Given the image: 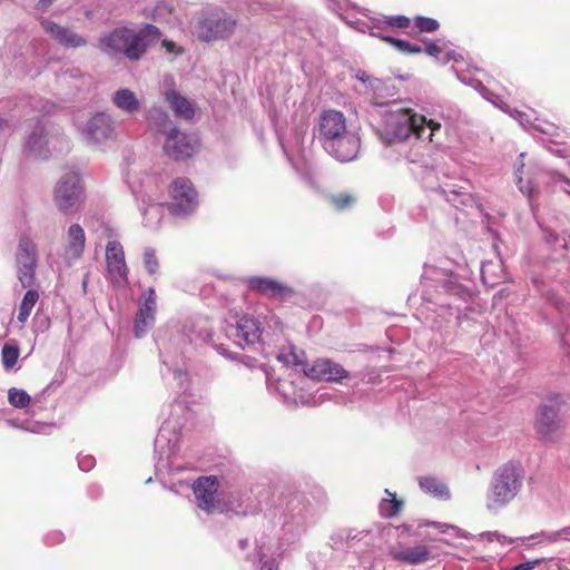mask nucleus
<instances>
[{
  "label": "nucleus",
  "instance_id": "obj_4",
  "mask_svg": "<svg viewBox=\"0 0 570 570\" xmlns=\"http://www.w3.org/2000/svg\"><path fill=\"white\" fill-rule=\"evenodd\" d=\"M524 472L517 462H507L493 473L488 493L487 508L498 512L512 502L523 487Z\"/></svg>",
  "mask_w": 570,
  "mask_h": 570
},
{
  "label": "nucleus",
  "instance_id": "obj_22",
  "mask_svg": "<svg viewBox=\"0 0 570 570\" xmlns=\"http://www.w3.org/2000/svg\"><path fill=\"white\" fill-rule=\"evenodd\" d=\"M247 288L265 297H287L294 294L292 287L267 276H250L244 279Z\"/></svg>",
  "mask_w": 570,
  "mask_h": 570
},
{
  "label": "nucleus",
  "instance_id": "obj_56",
  "mask_svg": "<svg viewBox=\"0 0 570 570\" xmlns=\"http://www.w3.org/2000/svg\"><path fill=\"white\" fill-rule=\"evenodd\" d=\"M95 458L91 455H82L78 458V465L80 470L88 472L95 466Z\"/></svg>",
  "mask_w": 570,
  "mask_h": 570
},
{
  "label": "nucleus",
  "instance_id": "obj_28",
  "mask_svg": "<svg viewBox=\"0 0 570 570\" xmlns=\"http://www.w3.org/2000/svg\"><path fill=\"white\" fill-rule=\"evenodd\" d=\"M165 100L169 104L171 110L177 117L190 120L195 110L191 102L176 90H166L164 92Z\"/></svg>",
  "mask_w": 570,
  "mask_h": 570
},
{
  "label": "nucleus",
  "instance_id": "obj_5",
  "mask_svg": "<svg viewBox=\"0 0 570 570\" xmlns=\"http://www.w3.org/2000/svg\"><path fill=\"white\" fill-rule=\"evenodd\" d=\"M70 149L69 139L43 119H38L24 141V153L35 159H48L53 154H63Z\"/></svg>",
  "mask_w": 570,
  "mask_h": 570
},
{
  "label": "nucleus",
  "instance_id": "obj_45",
  "mask_svg": "<svg viewBox=\"0 0 570 570\" xmlns=\"http://www.w3.org/2000/svg\"><path fill=\"white\" fill-rule=\"evenodd\" d=\"M422 527H435V528H439L442 533L451 532L455 537H459V538H465V539L472 538V535L469 532H465V531L459 529L458 527L449 525L445 523H439V522H434V521L433 522L421 521L419 523V528H422Z\"/></svg>",
  "mask_w": 570,
  "mask_h": 570
},
{
  "label": "nucleus",
  "instance_id": "obj_37",
  "mask_svg": "<svg viewBox=\"0 0 570 570\" xmlns=\"http://www.w3.org/2000/svg\"><path fill=\"white\" fill-rule=\"evenodd\" d=\"M498 272L502 273V263H493V262H487L483 263L481 266V276L483 279V283L489 286H494L500 282L502 276L498 274Z\"/></svg>",
  "mask_w": 570,
  "mask_h": 570
},
{
  "label": "nucleus",
  "instance_id": "obj_51",
  "mask_svg": "<svg viewBox=\"0 0 570 570\" xmlns=\"http://www.w3.org/2000/svg\"><path fill=\"white\" fill-rule=\"evenodd\" d=\"M265 554L263 553V549L261 548L253 557V563L259 564V570H277V564L274 559L264 560Z\"/></svg>",
  "mask_w": 570,
  "mask_h": 570
},
{
  "label": "nucleus",
  "instance_id": "obj_40",
  "mask_svg": "<svg viewBox=\"0 0 570 570\" xmlns=\"http://www.w3.org/2000/svg\"><path fill=\"white\" fill-rule=\"evenodd\" d=\"M136 36L140 39V42L142 45V56H144L147 50V47L151 42L157 41L160 38L161 32L154 24H146L138 32L136 31Z\"/></svg>",
  "mask_w": 570,
  "mask_h": 570
},
{
  "label": "nucleus",
  "instance_id": "obj_30",
  "mask_svg": "<svg viewBox=\"0 0 570 570\" xmlns=\"http://www.w3.org/2000/svg\"><path fill=\"white\" fill-rule=\"evenodd\" d=\"M394 559L401 560L407 564H421L431 559V550L424 544L406 547L394 552Z\"/></svg>",
  "mask_w": 570,
  "mask_h": 570
},
{
  "label": "nucleus",
  "instance_id": "obj_25",
  "mask_svg": "<svg viewBox=\"0 0 570 570\" xmlns=\"http://www.w3.org/2000/svg\"><path fill=\"white\" fill-rule=\"evenodd\" d=\"M178 436L171 432L170 423L165 422L155 439V453L159 460L169 459L177 451Z\"/></svg>",
  "mask_w": 570,
  "mask_h": 570
},
{
  "label": "nucleus",
  "instance_id": "obj_17",
  "mask_svg": "<svg viewBox=\"0 0 570 570\" xmlns=\"http://www.w3.org/2000/svg\"><path fill=\"white\" fill-rule=\"evenodd\" d=\"M198 148L197 139L187 132L171 129L165 136L164 151L175 161H181L190 158Z\"/></svg>",
  "mask_w": 570,
  "mask_h": 570
},
{
  "label": "nucleus",
  "instance_id": "obj_6",
  "mask_svg": "<svg viewBox=\"0 0 570 570\" xmlns=\"http://www.w3.org/2000/svg\"><path fill=\"white\" fill-rule=\"evenodd\" d=\"M209 337V333L200 328L199 331L193 330V324H185L183 326V332L177 334L173 342H170L167 346H164L161 351V362L166 370H161L163 377H166L167 374H171L174 380L177 382V389L185 393L189 386V376L186 370H184L179 362L181 357L171 356V348L176 345L180 347V354H184L187 345L193 344L197 341H206Z\"/></svg>",
  "mask_w": 570,
  "mask_h": 570
},
{
  "label": "nucleus",
  "instance_id": "obj_58",
  "mask_svg": "<svg viewBox=\"0 0 570 570\" xmlns=\"http://www.w3.org/2000/svg\"><path fill=\"white\" fill-rule=\"evenodd\" d=\"M65 539L63 533L60 531H52L46 535V543L47 544H58L62 542Z\"/></svg>",
  "mask_w": 570,
  "mask_h": 570
},
{
  "label": "nucleus",
  "instance_id": "obj_59",
  "mask_svg": "<svg viewBox=\"0 0 570 570\" xmlns=\"http://www.w3.org/2000/svg\"><path fill=\"white\" fill-rule=\"evenodd\" d=\"M61 77L63 79H76L82 77V72L78 68H69L62 72Z\"/></svg>",
  "mask_w": 570,
  "mask_h": 570
},
{
  "label": "nucleus",
  "instance_id": "obj_11",
  "mask_svg": "<svg viewBox=\"0 0 570 570\" xmlns=\"http://www.w3.org/2000/svg\"><path fill=\"white\" fill-rule=\"evenodd\" d=\"M422 299L431 302L432 297L429 288L433 287L436 291H444L453 295H462L464 293L463 285L459 282V276L444 267H436L433 265H424L422 274Z\"/></svg>",
  "mask_w": 570,
  "mask_h": 570
},
{
  "label": "nucleus",
  "instance_id": "obj_62",
  "mask_svg": "<svg viewBox=\"0 0 570 570\" xmlns=\"http://www.w3.org/2000/svg\"><path fill=\"white\" fill-rule=\"evenodd\" d=\"M394 529H396L399 534L406 533L409 535H415V533L411 531V529H412L411 524H402V525H399V527H394Z\"/></svg>",
  "mask_w": 570,
  "mask_h": 570
},
{
  "label": "nucleus",
  "instance_id": "obj_63",
  "mask_svg": "<svg viewBox=\"0 0 570 570\" xmlns=\"http://www.w3.org/2000/svg\"><path fill=\"white\" fill-rule=\"evenodd\" d=\"M380 206L382 207V209L384 212H390V198H389V195L382 196L380 198Z\"/></svg>",
  "mask_w": 570,
  "mask_h": 570
},
{
  "label": "nucleus",
  "instance_id": "obj_33",
  "mask_svg": "<svg viewBox=\"0 0 570 570\" xmlns=\"http://www.w3.org/2000/svg\"><path fill=\"white\" fill-rule=\"evenodd\" d=\"M286 510L295 521L297 528H303L307 517V504L305 499L301 495H295L287 502Z\"/></svg>",
  "mask_w": 570,
  "mask_h": 570
},
{
  "label": "nucleus",
  "instance_id": "obj_1",
  "mask_svg": "<svg viewBox=\"0 0 570 570\" xmlns=\"http://www.w3.org/2000/svg\"><path fill=\"white\" fill-rule=\"evenodd\" d=\"M317 139L324 150L341 163L357 158L361 140L355 132L347 130L342 111L330 109L322 112Z\"/></svg>",
  "mask_w": 570,
  "mask_h": 570
},
{
  "label": "nucleus",
  "instance_id": "obj_49",
  "mask_svg": "<svg viewBox=\"0 0 570 570\" xmlns=\"http://www.w3.org/2000/svg\"><path fill=\"white\" fill-rule=\"evenodd\" d=\"M144 266L148 274L154 275L159 268V263L156 253L153 248H146L144 252Z\"/></svg>",
  "mask_w": 570,
  "mask_h": 570
},
{
  "label": "nucleus",
  "instance_id": "obj_46",
  "mask_svg": "<svg viewBox=\"0 0 570 570\" xmlns=\"http://www.w3.org/2000/svg\"><path fill=\"white\" fill-rule=\"evenodd\" d=\"M19 357V348L14 345L4 344L1 351L2 365L4 368H12Z\"/></svg>",
  "mask_w": 570,
  "mask_h": 570
},
{
  "label": "nucleus",
  "instance_id": "obj_55",
  "mask_svg": "<svg viewBox=\"0 0 570 570\" xmlns=\"http://www.w3.org/2000/svg\"><path fill=\"white\" fill-rule=\"evenodd\" d=\"M385 493L390 497V499H382L379 505V512L381 517L390 519L392 517V492H390L389 489H385Z\"/></svg>",
  "mask_w": 570,
  "mask_h": 570
},
{
  "label": "nucleus",
  "instance_id": "obj_42",
  "mask_svg": "<svg viewBox=\"0 0 570 570\" xmlns=\"http://www.w3.org/2000/svg\"><path fill=\"white\" fill-rule=\"evenodd\" d=\"M328 202L335 209L345 210L356 203V196L352 193H338L330 195Z\"/></svg>",
  "mask_w": 570,
  "mask_h": 570
},
{
  "label": "nucleus",
  "instance_id": "obj_61",
  "mask_svg": "<svg viewBox=\"0 0 570 570\" xmlns=\"http://www.w3.org/2000/svg\"><path fill=\"white\" fill-rule=\"evenodd\" d=\"M165 12H170V9L166 4L157 6L154 10L153 18L158 20Z\"/></svg>",
  "mask_w": 570,
  "mask_h": 570
},
{
  "label": "nucleus",
  "instance_id": "obj_14",
  "mask_svg": "<svg viewBox=\"0 0 570 570\" xmlns=\"http://www.w3.org/2000/svg\"><path fill=\"white\" fill-rule=\"evenodd\" d=\"M37 263V245L28 236L20 237L16 253V265L18 279L22 287L35 285Z\"/></svg>",
  "mask_w": 570,
  "mask_h": 570
},
{
  "label": "nucleus",
  "instance_id": "obj_3",
  "mask_svg": "<svg viewBox=\"0 0 570 570\" xmlns=\"http://www.w3.org/2000/svg\"><path fill=\"white\" fill-rule=\"evenodd\" d=\"M423 51L426 55L435 58L439 62L443 65H446L450 61H454L455 65L452 66V70L455 73L456 78L462 83L472 87L485 100L490 101L493 106L501 109L502 111L509 114L512 118L517 119L523 127H527V125L530 124L528 116L524 112L519 111L517 109H511L499 95L492 92L485 85H483L481 80L474 79L469 73L461 70L459 68V63L462 60L461 55L454 51H449L442 55V48L432 41L425 43Z\"/></svg>",
  "mask_w": 570,
  "mask_h": 570
},
{
  "label": "nucleus",
  "instance_id": "obj_48",
  "mask_svg": "<svg viewBox=\"0 0 570 570\" xmlns=\"http://www.w3.org/2000/svg\"><path fill=\"white\" fill-rule=\"evenodd\" d=\"M414 24L423 32H434L440 28V23L436 19L423 16L415 17Z\"/></svg>",
  "mask_w": 570,
  "mask_h": 570
},
{
  "label": "nucleus",
  "instance_id": "obj_31",
  "mask_svg": "<svg viewBox=\"0 0 570 570\" xmlns=\"http://www.w3.org/2000/svg\"><path fill=\"white\" fill-rule=\"evenodd\" d=\"M147 120L153 129H155L159 134H163L164 136H167L168 131H170L171 129H177L173 125V121L170 120L167 111H165L160 107H151L147 111Z\"/></svg>",
  "mask_w": 570,
  "mask_h": 570
},
{
  "label": "nucleus",
  "instance_id": "obj_47",
  "mask_svg": "<svg viewBox=\"0 0 570 570\" xmlns=\"http://www.w3.org/2000/svg\"><path fill=\"white\" fill-rule=\"evenodd\" d=\"M546 240L554 247V249H569L570 248V236L558 235L554 232H546Z\"/></svg>",
  "mask_w": 570,
  "mask_h": 570
},
{
  "label": "nucleus",
  "instance_id": "obj_10",
  "mask_svg": "<svg viewBox=\"0 0 570 570\" xmlns=\"http://www.w3.org/2000/svg\"><path fill=\"white\" fill-rule=\"evenodd\" d=\"M86 198L81 176L76 170L65 173L56 184L53 202L65 215L76 214L80 210Z\"/></svg>",
  "mask_w": 570,
  "mask_h": 570
},
{
  "label": "nucleus",
  "instance_id": "obj_52",
  "mask_svg": "<svg viewBox=\"0 0 570 570\" xmlns=\"http://www.w3.org/2000/svg\"><path fill=\"white\" fill-rule=\"evenodd\" d=\"M524 164L521 163L520 166L515 169V177H517V180H518V186H519V189L520 191L523 194V195H527L528 197H531L534 193V184L532 180H528L527 183H523V178L520 176V171L521 169L523 168Z\"/></svg>",
  "mask_w": 570,
  "mask_h": 570
},
{
  "label": "nucleus",
  "instance_id": "obj_41",
  "mask_svg": "<svg viewBox=\"0 0 570 570\" xmlns=\"http://www.w3.org/2000/svg\"><path fill=\"white\" fill-rule=\"evenodd\" d=\"M530 540L534 541V544H557L560 542H563L561 528L558 530H551V531H541L538 533L532 534Z\"/></svg>",
  "mask_w": 570,
  "mask_h": 570
},
{
  "label": "nucleus",
  "instance_id": "obj_35",
  "mask_svg": "<svg viewBox=\"0 0 570 570\" xmlns=\"http://www.w3.org/2000/svg\"><path fill=\"white\" fill-rule=\"evenodd\" d=\"M391 535H392L391 523L386 522L385 524H377L374 529H372L370 532L364 534L363 539H366L367 537H371V538L377 537V540H376V542L373 543V546L377 549H383L384 547H386L389 549Z\"/></svg>",
  "mask_w": 570,
  "mask_h": 570
},
{
  "label": "nucleus",
  "instance_id": "obj_8",
  "mask_svg": "<svg viewBox=\"0 0 570 570\" xmlns=\"http://www.w3.org/2000/svg\"><path fill=\"white\" fill-rule=\"evenodd\" d=\"M237 20L220 8H204L194 23V32L205 42L229 39Z\"/></svg>",
  "mask_w": 570,
  "mask_h": 570
},
{
  "label": "nucleus",
  "instance_id": "obj_12",
  "mask_svg": "<svg viewBox=\"0 0 570 570\" xmlns=\"http://www.w3.org/2000/svg\"><path fill=\"white\" fill-rule=\"evenodd\" d=\"M169 193L170 203L168 209L173 216L186 217L198 207V194L188 178H176L170 184Z\"/></svg>",
  "mask_w": 570,
  "mask_h": 570
},
{
  "label": "nucleus",
  "instance_id": "obj_20",
  "mask_svg": "<svg viewBox=\"0 0 570 570\" xmlns=\"http://www.w3.org/2000/svg\"><path fill=\"white\" fill-rule=\"evenodd\" d=\"M157 309L156 292L154 287H148L141 296L138 312L134 322L135 336L140 338L155 324V314Z\"/></svg>",
  "mask_w": 570,
  "mask_h": 570
},
{
  "label": "nucleus",
  "instance_id": "obj_7",
  "mask_svg": "<svg viewBox=\"0 0 570 570\" xmlns=\"http://www.w3.org/2000/svg\"><path fill=\"white\" fill-rule=\"evenodd\" d=\"M442 125L435 119H428L411 108H394V141L406 140L414 136L416 139L434 142V138L441 130ZM435 144H440L436 139Z\"/></svg>",
  "mask_w": 570,
  "mask_h": 570
},
{
  "label": "nucleus",
  "instance_id": "obj_57",
  "mask_svg": "<svg viewBox=\"0 0 570 570\" xmlns=\"http://www.w3.org/2000/svg\"><path fill=\"white\" fill-rule=\"evenodd\" d=\"M277 360L286 363L287 365H289V364L297 365L301 363L298 355L296 353H294L293 351H291L288 353L278 354Z\"/></svg>",
  "mask_w": 570,
  "mask_h": 570
},
{
  "label": "nucleus",
  "instance_id": "obj_19",
  "mask_svg": "<svg viewBox=\"0 0 570 570\" xmlns=\"http://www.w3.org/2000/svg\"><path fill=\"white\" fill-rule=\"evenodd\" d=\"M304 375L314 381L341 383L343 379L354 377L341 364L330 358H317L303 367Z\"/></svg>",
  "mask_w": 570,
  "mask_h": 570
},
{
  "label": "nucleus",
  "instance_id": "obj_43",
  "mask_svg": "<svg viewBox=\"0 0 570 570\" xmlns=\"http://www.w3.org/2000/svg\"><path fill=\"white\" fill-rule=\"evenodd\" d=\"M277 392L284 397L285 401H293L295 403H304L303 396L297 394L294 390V382L288 380H278Z\"/></svg>",
  "mask_w": 570,
  "mask_h": 570
},
{
  "label": "nucleus",
  "instance_id": "obj_44",
  "mask_svg": "<svg viewBox=\"0 0 570 570\" xmlns=\"http://www.w3.org/2000/svg\"><path fill=\"white\" fill-rule=\"evenodd\" d=\"M8 400L17 409H24L30 403L29 394L24 390L16 387L8 391Z\"/></svg>",
  "mask_w": 570,
  "mask_h": 570
},
{
  "label": "nucleus",
  "instance_id": "obj_29",
  "mask_svg": "<svg viewBox=\"0 0 570 570\" xmlns=\"http://www.w3.org/2000/svg\"><path fill=\"white\" fill-rule=\"evenodd\" d=\"M114 106L122 112L132 115L140 109V100L136 94L128 88H120L111 96Z\"/></svg>",
  "mask_w": 570,
  "mask_h": 570
},
{
  "label": "nucleus",
  "instance_id": "obj_36",
  "mask_svg": "<svg viewBox=\"0 0 570 570\" xmlns=\"http://www.w3.org/2000/svg\"><path fill=\"white\" fill-rule=\"evenodd\" d=\"M144 225L149 228H156L163 216V206L158 203L148 204L146 207H140Z\"/></svg>",
  "mask_w": 570,
  "mask_h": 570
},
{
  "label": "nucleus",
  "instance_id": "obj_60",
  "mask_svg": "<svg viewBox=\"0 0 570 570\" xmlns=\"http://www.w3.org/2000/svg\"><path fill=\"white\" fill-rule=\"evenodd\" d=\"M410 26V19L405 16H394V28L403 29Z\"/></svg>",
  "mask_w": 570,
  "mask_h": 570
},
{
  "label": "nucleus",
  "instance_id": "obj_23",
  "mask_svg": "<svg viewBox=\"0 0 570 570\" xmlns=\"http://www.w3.org/2000/svg\"><path fill=\"white\" fill-rule=\"evenodd\" d=\"M197 507L207 513L216 509L218 479L215 475L199 476L193 484Z\"/></svg>",
  "mask_w": 570,
  "mask_h": 570
},
{
  "label": "nucleus",
  "instance_id": "obj_15",
  "mask_svg": "<svg viewBox=\"0 0 570 570\" xmlns=\"http://www.w3.org/2000/svg\"><path fill=\"white\" fill-rule=\"evenodd\" d=\"M82 139L90 146H99L112 137L114 120L109 114L97 112L83 125H76Z\"/></svg>",
  "mask_w": 570,
  "mask_h": 570
},
{
  "label": "nucleus",
  "instance_id": "obj_38",
  "mask_svg": "<svg viewBox=\"0 0 570 570\" xmlns=\"http://www.w3.org/2000/svg\"><path fill=\"white\" fill-rule=\"evenodd\" d=\"M248 495L246 493H232L230 497L225 501L226 509L235 512L236 514L246 515L249 512L248 509Z\"/></svg>",
  "mask_w": 570,
  "mask_h": 570
},
{
  "label": "nucleus",
  "instance_id": "obj_34",
  "mask_svg": "<svg viewBox=\"0 0 570 570\" xmlns=\"http://www.w3.org/2000/svg\"><path fill=\"white\" fill-rule=\"evenodd\" d=\"M38 299H39V293L37 289L29 288L24 293L22 301L19 305L18 315H17V318L20 323L23 324L27 322V320L29 318Z\"/></svg>",
  "mask_w": 570,
  "mask_h": 570
},
{
  "label": "nucleus",
  "instance_id": "obj_2",
  "mask_svg": "<svg viewBox=\"0 0 570 570\" xmlns=\"http://www.w3.org/2000/svg\"><path fill=\"white\" fill-rule=\"evenodd\" d=\"M355 78L366 85L370 105L367 116L370 125L385 146L392 144V102L390 88L380 79L372 78L364 70H357Z\"/></svg>",
  "mask_w": 570,
  "mask_h": 570
},
{
  "label": "nucleus",
  "instance_id": "obj_21",
  "mask_svg": "<svg viewBox=\"0 0 570 570\" xmlns=\"http://www.w3.org/2000/svg\"><path fill=\"white\" fill-rule=\"evenodd\" d=\"M41 26L47 35L66 49H77L87 46L85 36L77 33L73 29L58 24L51 20H41Z\"/></svg>",
  "mask_w": 570,
  "mask_h": 570
},
{
  "label": "nucleus",
  "instance_id": "obj_64",
  "mask_svg": "<svg viewBox=\"0 0 570 570\" xmlns=\"http://www.w3.org/2000/svg\"><path fill=\"white\" fill-rule=\"evenodd\" d=\"M563 542H570V524L561 528Z\"/></svg>",
  "mask_w": 570,
  "mask_h": 570
},
{
  "label": "nucleus",
  "instance_id": "obj_13",
  "mask_svg": "<svg viewBox=\"0 0 570 570\" xmlns=\"http://www.w3.org/2000/svg\"><path fill=\"white\" fill-rule=\"evenodd\" d=\"M225 331L229 340L245 348L263 341L265 327L258 317L244 315L235 324H228Z\"/></svg>",
  "mask_w": 570,
  "mask_h": 570
},
{
  "label": "nucleus",
  "instance_id": "obj_54",
  "mask_svg": "<svg viewBox=\"0 0 570 570\" xmlns=\"http://www.w3.org/2000/svg\"><path fill=\"white\" fill-rule=\"evenodd\" d=\"M481 538H484L487 539L488 542H499L501 543L502 546H505V544H511L513 543V539L512 538H509L504 534H501L497 531H493V532H483L480 534Z\"/></svg>",
  "mask_w": 570,
  "mask_h": 570
},
{
  "label": "nucleus",
  "instance_id": "obj_16",
  "mask_svg": "<svg viewBox=\"0 0 570 570\" xmlns=\"http://www.w3.org/2000/svg\"><path fill=\"white\" fill-rule=\"evenodd\" d=\"M560 404L561 396L556 394L548 403L542 404L539 410L535 429L546 441H554L560 435L562 428L558 416Z\"/></svg>",
  "mask_w": 570,
  "mask_h": 570
},
{
  "label": "nucleus",
  "instance_id": "obj_50",
  "mask_svg": "<svg viewBox=\"0 0 570 570\" xmlns=\"http://www.w3.org/2000/svg\"><path fill=\"white\" fill-rule=\"evenodd\" d=\"M31 108L39 112L41 116L49 115L56 109V105L49 100L42 98H33Z\"/></svg>",
  "mask_w": 570,
  "mask_h": 570
},
{
  "label": "nucleus",
  "instance_id": "obj_53",
  "mask_svg": "<svg viewBox=\"0 0 570 570\" xmlns=\"http://www.w3.org/2000/svg\"><path fill=\"white\" fill-rule=\"evenodd\" d=\"M394 48L404 53H420L423 48L420 45L394 38Z\"/></svg>",
  "mask_w": 570,
  "mask_h": 570
},
{
  "label": "nucleus",
  "instance_id": "obj_27",
  "mask_svg": "<svg viewBox=\"0 0 570 570\" xmlns=\"http://www.w3.org/2000/svg\"><path fill=\"white\" fill-rule=\"evenodd\" d=\"M356 28L361 31H365L367 29L371 36L381 38L382 40L392 43V36L389 33H384L386 29L392 27V17H368V22H355Z\"/></svg>",
  "mask_w": 570,
  "mask_h": 570
},
{
  "label": "nucleus",
  "instance_id": "obj_32",
  "mask_svg": "<svg viewBox=\"0 0 570 570\" xmlns=\"http://www.w3.org/2000/svg\"><path fill=\"white\" fill-rule=\"evenodd\" d=\"M419 485L422 491L438 499L449 500L451 497L448 487L434 476H421L419 479Z\"/></svg>",
  "mask_w": 570,
  "mask_h": 570
},
{
  "label": "nucleus",
  "instance_id": "obj_39",
  "mask_svg": "<svg viewBox=\"0 0 570 570\" xmlns=\"http://www.w3.org/2000/svg\"><path fill=\"white\" fill-rule=\"evenodd\" d=\"M542 179H544L547 183L551 184L552 187L557 190H562L567 195L570 196V178L566 177L564 175L553 171V170H546L541 173Z\"/></svg>",
  "mask_w": 570,
  "mask_h": 570
},
{
  "label": "nucleus",
  "instance_id": "obj_18",
  "mask_svg": "<svg viewBox=\"0 0 570 570\" xmlns=\"http://www.w3.org/2000/svg\"><path fill=\"white\" fill-rule=\"evenodd\" d=\"M107 275L115 287L128 285V267L125 261L122 245L117 240H109L106 246Z\"/></svg>",
  "mask_w": 570,
  "mask_h": 570
},
{
  "label": "nucleus",
  "instance_id": "obj_24",
  "mask_svg": "<svg viewBox=\"0 0 570 570\" xmlns=\"http://www.w3.org/2000/svg\"><path fill=\"white\" fill-rule=\"evenodd\" d=\"M86 234L83 228L75 223L71 224L66 233V244L63 249V259L71 265L78 261L85 250Z\"/></svg>",
  "mask_w": 570,
  "mask_h": 570
},
{
  "label": "nucleus",
  "instance_id": "obj_9",
  "mask_svg": "<svg viewBox=\"0 0 570 570\" xmlns=\"http://www.w3.org/2000/svg\"><path fill=\"white\" fill-rule=\"evenodd\" d=\"M99 49L111 58L125 57L130 61H137L142 57V45L136 36V31L128 27H117L101 35Z\"/></svg>",
  "mask_w": 570,
  "mask_h": 570
},
{
  "label": "nucleus",
  "instance_id": "obj_26",
  "mask_svg": "<svg viewBox=\"0 0 570 570\" xmlns=\"http://www.w3.org/2000/svg\"><path fill=\"white\" fill-rule=\"evenodd\" d=\"M432 171L433 170L428 171L426 176L423 177L426 188L440 191L444 196L445 200L452 204L454 207L469 206L472 204L473 199L471 195L464 191L462 187L455 188L454 186H434L433 183L430 181Z\"/></svg>",
  "mask_w": 570,
  "mask_h": 570
}]
</instances>
